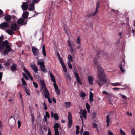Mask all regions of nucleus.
Returning <instances> with one entry per match:
<instances>
[{"instance_id":"nucleus-13","label":"nucleus","mask_w":135,"mask_h":135,"mask_svg":"<svg viewBox=\"0 0 135 135\" xmlns=\"http://www.w3.org/2000/svg\"><path fill=\"white\" fill-rule=\"evenodd\" d=\"M39 53L38 49L34 47V56H37L36 57L37 59L39 57L38 56ZM37 59L38 60V59Z\"/></svg>"},{"instance_id":"nucleus-32","label":"nucleus","mask_w":135,"mask_h":135,"mask_svg":"<svg viewBox=\"0 0 135 135\" xmlns=\"http://www.w3.org/2000/svg\"><path fill=\"white\" fill-rule=\"evenodd\" d=\"M61 66L62 67L63 69V70L65 73H66L67 72V69L65 65L64 64H61Z\"/></svg>"},{"instance_id":"nucleus-59","label":"nucleus","mask_w":135,"mask_h":135,"mask_svg":"<svg viewBox=\"0 0 135 135\" xmlns=\"http://www.w3.org/2000/svg\"><path fill=\"white\" fill-rule=\"evenodd\" d=\"M108 135H113V133L112 132L110 131L109 130H108Z\"/></svg>"},{"instance_id":"nucleus-14","label":"nucleus","mask_w":135,"mask_h":135,"mask_svg":"<svg viewBox=\"0 0 135 135\" xmlns=\"http://www.w3.org/2000/svg\"><path fill=\"white\" fill-rule=\"evenodd\" d=\"M17 65L15 64H13L11 67V70L12 71H16L17 70Z\"/></svg>"},{"instance_id":"nucleus-44","label":"nucleus","mask_w":135,"mask_h":135,"mask_svg":"<svg viewBox=\"0 0 135 135\" xmlns=\"http://www.w3.org/2000/svg\"><path fill=\"white\" fill-rule=\"evenodd\" d=\"M102 93L103 94H106L108 96H110L111 95V93H108L105 91H103L102 92Z\"/></svg>"},{"instance_id":"nucleus-63","label":"nucleus","mask_w":135,"mask_h":135,"mask_svg":"<svg viewBox=\"0 0 135 135\" xmlns=\"http://www.w3.org/2000/svg\"><path fill=\"white\" fill-rule=\"evenodd\" d=\"M3 36L0 37V43H1L2 41L3 40Z\"/></svg>"},{"instance_id":"nucleus-58","label":"nucleus","mask_w":135,"mask_h":135,"mask_svg":"<svg viewBox=\"0 0 135 135\" xmlns=\"http://www.w3.org/2000/svg\"><path fill=\"white\" fill-rule=\"evenodd\" d=\"M45 114H46V117L48 118H50V115L49 113L47 112H45Z\"/></svg>"},{"instance_id":"nucleus-22","label":"nucleus","mask_w":135,"mask_h":135,"mask_svg":"<svg viewBox=\"0 0 135 135\" xmlns=\"http://www.w3.org/2000/svg\"><path fill=\"white\" fill-rule=\"evenodd\" d=\"M38 64L40 66V67H45L44 64V62L43 61L41 62L39 61H38Z\"/></svg>"},{"instance_id":"nucleus-40","label":"nucleus","mask_w":135,"mask_h":135,"mask_svg":"<svg viewBox=\"0 0 135 135\" xmlns=\"http://www.w3.org/2000/svg\"><path fill=\"white\" fill-rule=\"evenodd\" d=\"M96 14H97V13H95V12H94L93 13H92V14L90 13V14H89L87 15V17H93V16L95 15Z\"/></svg>"},{"instance_id":"nucleus-57","label":"nucleus","mask_w":135,"mask_h":135,"mask_svg":"<svg viewBox=\"0 0 135 135\" xmlns=\"http://www.w3.org/2000/svg\"><path fill=\"white\" fill-rule=\"evenodd\" d=\"M68 66L69 68L70 69H72V66L71 64V63L70 62H68Z\"/></svg>"},{"instance_id":"nucleus-9","label":"nucleus","mask_w":135,"mask_h":135,"mask_svg":"<svg viewBox=\"0 0 135 135\" xmlns=\"http://www.w3.org/2000/svg\"><path fill=\"white\" fill-rule=\"evenodd\" d=\"M17 23L19 25L22 24L23 25H25L27 23V21L25 22L24 19L21 18L18 21Z\"/></svg>"},{"instance_id":"nucleus-53","label":"nucleus","mask_w":135,"mask_h":135,"mask_svg":"<svg viewBox=\"0 0 135 135\" xmlns=\"http://www.w3.org/2000/svg\"><path fill=\"white\" fill-rule=\"evenodd\" d=\"M78 83L80 85H81L82 83L81 82V81L80 80V78L76 79Z\"/></svg>"},{"instance_id":"nucleus-1","label":"nucleus","mask_w":135,"mask_h":135,"mask_svg":"<svg viewBox=\"0 0 135 135\" xmlns=\"http://www.w3.org/2000/svg\"><path fill=\"white\" fill-rule=\"evenodd\" d=\"M98 73V77L99 80H97L96 82L100 86H102L107 82V78L103 73L104 69L100 66H97Z\"/></svg>"},{"instance_id":"nucleus-45","label":"nucleus","mask_w":135,"mask_h":135,"mask_svg":"<svg viewBox=\"0 0 135 135\" xmlns=\"http://www.w3.org/2000/svg\"><path fill=\"white\" fill-rule=\"evenodd\" d=\"M132 135H135V129L133 128L131 130Z\"/></svg>"},{"instance_id":"nucleus-64","label":"nucleus","mask_w":135,"mask_h":135,"mask_svg":"<svg viewBox=\"0 0 135 135\" xmlns=\"http://www.w3.org/2000/svg\"><path fill=\"white\" fill-rule=\"evenodd\" d=\"M47 135H51V133L50 128L48 129V131Z\"/></svg>"},{"instance_id":"nucleus-7","label":"nucleus","mask_w":135,"mask_h":135,"mask_svg":"<svg viewBox=\"0 0 135 135\" xmlns=\"http://www.w3.org/2000/svg\"><path fill=\"white\" fill-rule=\"evenodd\" d=\"M23 70L26 73L29 79L31 80H32L33 78L30 75V72L25 67L23 68Z\"/></svg>"},{"instance_id":"nucleus-12","label":"nucleus","mask_w":135,"mask_h":135,"mask_svg":"<svg viewBox=\"0 0 135 135\" xmlns=\"http://www.w3.org/2000/svg\"><path fill=\"white\" fill-rule=\"evenodd\" d=\"M79 113L80 115H81L83 116L87 114V112L85 109L83 110V109H81Z\"/></svg>"},{"instance_id":"nucleus-48","label":"nucleus","mask_w":135,"mask_h":135,"mask_svg":"<svg viewBox=\"0 0 135 135\" xmlns=\"http://www.w3.org/2000/svg\"><path fill=\"white\" fill-rule=\"evenodd\" d=\"M74 73L75 74V77L76 79H77L79 78V74L78 73H76L75 72H74Z\"/></svg>"},{"instance_id":"nucleus-18","label":"nucleus","mask_w":135,"mask_h":135,"mask_svg":"<svg viewBox=\"0 0 135 135\" xmlns=\"http://www.w3.org/2000/svg\"><path fill=\"white\" fill-rule=\"evenodd\" d=\"M64 76L65 78H66L67 79H68L69 80H70L71 79V76L69 75V73H66L65 74Z\"/></svg>"},{"instance_id":"nucleus-2","label":"nucleus","mask_w":135,"mask_h":135,"mask_svg":"<svg viewBox=\"0 0 135 135\" xmlns=\"http://www.w3.org/2000/svg\"><path fill=\"white\" fill-rule=\"evenodd\" d=\"M41 84V87L40 90H43L42 94L44 95V97L46 98H49V93L46 88L45 82L44 80L40 81Z\"/></svg>"},{"instance_id":"nucleus-54","label":"nucleus","mask_w":135,"mask_h":135,"mask_svg":"<svg viewBox=\"0 0 135 135\" xmlns=\"http://www.w3.org/2000/svg\"><path fill=\"white\" fill-rule=\"evenodd\" d=\"M17 124H18V128H20V127L21 126V122L20 121L18 120L17 122Z\"/></svg>"},{"instance_id":"nucleus-52","label":"nucleus","mask_w":135,"mask_h":135,"mask_svg":"<svg viewBox=\"0 0 135 135\" xmlns=\"http://www.w3.org/2000/svg\"><path fill=\"white\" fill-rule=\"evenodd\" d=\"M102 53V51L101 50H98L97 52V57H98V55Z\"/></svg>"},{"instance_id":"nucleus-49","label":"nucleus","mask_w":135,"mask_h":135,"mask_svg":"<svg viewBox=\"0 0 135 135\" xmlns=\"http://www.w3.org/2000/svg\"><path fill=\"white\" fill-rule=\"evenodd\" d=\"M53 85L55 89H57L58 88V86L56 84V82L54 83Z\"/></svg>"},{"instance_id":"nucleus-11","label":"nucleus","mask_w":135,"mask_h":135,"mask_svg":"<svg viewBox=\"0 0 135 135\" xmlns=\"http://www.w3.org/2000/svg\"><path fill=\"white\" fill-rule=\"evenodd\" d=\"M51 114L52 118L54 117L56 120H57L59 119V117L57 113L54 114L53 112H51Z\"/></svg>"},{"instance_id":"nucleus-24","label":"nucleus","mask_w":135,"mask_h":135,"mask_svg":"<svg viewBox=\"0 0 135 135\" xmlns=\"http://www.w3.org/2000/svg\"><path fill=\"white\" fill-rule=\"evenodd\" d=\"M28 12H24L22 15L23 17L25 18H26L28 16Z\"/></svg>"},{"instance_id":"nucleus-16","label":"nucleus","mask_w":135,"mask_h":135,"mask_svg":"<svg viewBox=\"0 0 135 135\" xmlns=\"http://www.w3.org/2000/svg\"><path fill=\"white\" fill-rule=\"evenodd\" d=\"M30 113L32 117V123H33V108H31V107H30Z\"/></svg>"},{"instance_id":"nucleus-20","label":"nucleus","mask_w":135,"mask_h":135,"mask_svg":"<svg viewBox=\"0 0 135 135\" xmlns=\"http://www.w3.org/2000/svg\"><path fill=\"white\" fill-rule=\"evenodd\" d=\"M6 31L10 35H12L14 34V32L13 30L10 29L6 30Z\"/></svg>"},{"instance_id":"nucleus-61","label":"nucleus","mask_w":135,"mask_h":135,"mask_svg":"<svg viewBox=\"0 0 135 135\" xmlns=\"http://www.w3.org/2000/svg\"><path fill=\"white\" fill-rule=\"evenodd\" d=\"M89 132L88 131H85L83 134V135H89Z\"/></svg>"},{"instance_id":"nucleus-36","label":"nucleus","mask_w":135,"mask_h":135,"mask_svg":"<svg viewBox=\"0 0 135 135\" xmlns=\"http://www.w3.org/2000/svg\"><path fill=\"white\" fill-rule=\"evenodd\" d=\"M25 90L28 95H30V92L28 89L27 87L26 86L24 87Z\"/></svg>"},{"instance_id":"nucleus-38","label":"nucleus","mask_w":135,"mask_h":135,"mask_svg":"<svg viewBox=\"0 0 135 135\" xmlns=\"http://www.w3.org/2000/svg\"><path fill=\"white\" fill-rule=\"evenodd\" d=\"M56 92L57 93V95H59L60 94V90L59 89V88L57 89H55Z\"/></svg>"},{"instance_id":"nucleus-29","label":"nucleus","mask_w":135,"mask_h":135,"mask_svg":"<svg viewBox=\"0 0 135 135\" xmlns=\"http://www.w3.org/2000/svg\"><path fill=\"white\" fill-rule=\"evenodd\" d=\"M5 46V44L4 42L2 43H0V50H2L4 48Z\"/></svg>"},{"instance_id":"nucleus-51","label":"nucleus","mask_w":135,"mask_h":135,"mask_svg":"<svg viewBox=\"0 0 135 135\" xmlns=\"http://www.w3.org/2000/svg\"><path fill=\"white\" fill-rule=\"evenodd\" d=\"M68 44L69 48L72 47L71 43L69 40L68 41Z\"/></svg>"},{"instance_id":"nucleus-42","label":"nucleus","mask_w":135,"mask_h":135,"mask_svg":"<svg viewBox=\"0 0 135 135\" xmlns=\"http://www.w3.org/2000/svg\"><path fill=\"white\" fill-rule=\"evenodd\" d=\"M68 59L71 62L73 60V58L71 56V55L69 54L68 55Z\"/></svg>"},{"instance_id":"nucleus-41","label":"nucleus","mask_w":135,"mask_h":135,"mask_svg":"<svg viewBox=\"0 0 135 135\" xmlns=\"http://www.w3.org/2000/svg\"><path fill=\"white\" fill-rule=\"evenodd\" d=\"M59 58V60L60 61V63L61 64H64V61L61 58V57L60 56V57H58Z\"/></svg>"},{"instance_id":"nucleus-55","label":"nucleus","mask_w":135,"mask_h":135,"mask_svg":"<svg viewBox=\"0 0 135 135\" xmlns=\"http://www.w3.org/2000/svg\"><path fill=\"white\" fill-rule=\"evenodd\" d=\"M69 48L70 49V52L72 54H73L74 50L72 47H69Z\"/></svg>"},{"instance_id":"nucleus-46","label":"nucleus","mask_w":135,"mask_h":135,"mask_svg":"<svg viewBox=\"0 0 135 135\" xmlns=\"http://www.w3.org/2000/svg\"><path fill=\"white\" fill-rule=\"evenodd\" d=\"M119 132L121 135H126L125 133L122 131V129H120Z\"/></svg>"},{"instance_id":"nucleus-10","label":"nucleus","mask_w":135,"mask_h":135,"mask_svg":"<svg viewBox=\"0 0 135 135\" xmlns=\"http://www.w3.org/2000/svg\"><path fill=\"white\" fill-rule=\"evenodd\" d=\"M28 7V4L25 2H24L21 6L22 8L23 11L26 10Z\"/></svg>"},{"instance_id":"nucleus-6","label":"nucleus","mask_w":135,"mask_h":135,"mask_svg":"<svg viewBox=\"0 0 135 135\" xmlns=\"http://www.w3.org/2000/svg\"><path fill=\"white\" fill-rule=\"evenodd\" d=\"M59 127V124L58 123H55L54 127L55 130V135H59L58 128Z\"/></svg>"},{"instance_id":"nucleus-33","label":"nucleus","mask_w":135,"mask_h":135,"mask_svg":"<svg viewBox=\"0 0 135 135\" xmlns=\"http://www.w3.org/2000/svg\"><path fill=\"white\" fill-rule=\"evenodd\" d=\"M86 95V94L83 91H81L80 93V95L81 97L84 98Z\"/></svg>"},{"instance_id":"nucleus-62","label":"nucleus","mask_w":135,"mask_h":135,"mask_svg":"<svg viewBox=\"0 0 135 135\" xmlns=\"http://www.w3.org/2000/svg\"><path fill=\"white\" fill-rule=\"evenodd\" d=\"M43 121L44 122H46L47 121V119L46 118V117L45 115L44 116V119H43Z\"/></svg>"},{"instance_id":"nucleus-19","label":"nucleus","mask_w":135,"mask_h":135,"mask_svg":"<svg viewBox=\"0 0 135 135\" xmlns=\"http://www.w3.org/2000/svg\"><path fill=\"white\" fill-rule=\"evenodd\" d=\"M17 24L13 23L11 25V28L13 31H16L17 29Z\"/></svg>"},{"instance_id":"nucleus-5","label":"nucleus","mask_w":135,"mask_h":135,"mask_svg":"<svg viewBox=\"0 0 135 135\" xmlns=\"http://www.w3.org/2000/svg\"><path fill=\"white\" fill-rule=\"evenodd\" d=\"M68 128H70L72 126L73 121L71 114L69 112L68 114Z\"/></svg>"},{"instance_id":"nucleus-37","label":"nucleus","mask_w":135,"mask_h":135,"mask_svg":"<svg viewBox=\"0 0 135 135\" xmlns=\"http://www.w3.org/2000/svg\"><path fill=\"white\" fill-rule=\"evenodd\" d=\"M76 134H78L79 133V127L78 126H76Z\"/></svg>"},{"instance_id":"nucleus-43","label":"nucleus","mask_w":135,"mask_h":135,"mask_svg":"<svg viewBox=\"0 0 135 135\" xmlns=\"http://www.w3.org/2000/svg\"><path fill=\"white\" fill-rule=\"evenodd\" d=\"M45 67H40V69L41 70L44 72L46 73V70L45 68Z\"/></svg>"},{"instance_id":"nucleus-4","label":"nucleus","mask_w":135,"mask_h":135,"mask_svg":"<svg viewBox=\"0 0 135 135\" xmlns=\"http://www.w3.org/2000/svg\"><path fill=\"white\" fill-rule=\"evenodd\" d=\"M125 63L124 59L122 58V59L121 61L120 64L119 65V67L120 68V70L123 73H124L125 71V70L124 69V68L125 65Z\"/></svg>"},{"instance_id":"nucleus-39","label":"nucleus","mask_w":135,"mask_h":135,"mask_svg":"<svg viewBox=\"0 0 135 135\" xmlns=\"http://www.w3.org/2000/svg\"><path fill=\"white\" fill-rule=\"evenodd\" d=\"M21 80L22 82V85H27L26 82L23 78H22Z\"/></svg>"},{"instance_id":"nucleus-25","label":"nucleus","mask_w":135,"mask_h":135,"mask_svg":"<svg viewBox=\"0 0 135 135\" xmlns=\"http://www.w3.org/2000/svg\"><path fill=\"white\" fill-rule=\"evenodd\" d=\"M4 19L7 21H10L11 19V17L9 15H6L4 17Z\"/></svg>"},{"instance_id":"nucleus-35","label":"nucleus","mask_w":135,"mask_h":135,"mask_svg":"<svg viewBox=\"0 0 135 135\" xmlns=\"http://www.w3.org/2000/svg\"><path fill=\"white\" fill-rule=\"evenodd\" d=\"M64 30L65 31V32L66 34H67L68 35L69 34V28H67L66 27H64Z\"/></svg>"},{"instance_id":"nucleus-23","label":"nucleus","mask_w":135,"mask_h":135,"mask_svg":"<svg viewBox=\"0 0 135 135\" xmlns=\"http://www.w3.org/2000/svg\"><path fill=\"white\" fill-rule=\"evenodd\" d=\"M106 122L107 123V127H108L109 125L110 118L108 115H107L106 117Z\"/></svg>"},{"instance_id":"nucleus-8","label":"nucleus","mask_w":135,"mask_h":135,"mask_svg":"<svg viewBox=\"0 0 135 135\" xmlns=\"http://www.w3.org/2000/svg\"><path fill=\"white\" fill-rule=\"evenodd\" d=\"M9 26V24L6 22H4L0 25L1 28L3 29H4L7 28H8Z\"/></svg>"},{"instance_id":"nucleus-21","label":"nucleus","mask_w":135,"mask_h":135,"mask_svg":"<svg viewBox=\"0 0 135 135\" xmlns=\"http://www.w3.org/2000/svg\"><path fill=\"white\" fill-rule=\"evenodd\" d=\"M42 54L44 56H46V51L45 50V48L44 45L42 46Z\"/></svg>"},{"instance_id":"nucleus-34","label":"nucleus","mask_w":135,"mask_h":135,"mask_svg":"<svg viewBox=\"0 0 135 135\" xmlns=\"http://www.w3.org/2000/svg\"><path fill=\"white\" fill-rule=\"evenodd\" d=\"M86 107L89 112H90V105L88 103H86Z\"/></svg>"},{"instance_id":"nucleus-60","label":"nucleus","mask_w":135,"mask_h":135,"mask_svg":"<svg viewBox=\"0 0 135 135\" xmlns=\"http://www.w3.org/2000/svg\"><path fill=\"white\" fill-rule=\"evenodd\" d=\"M120 95L124 99H127V97L125 95H123L122 94H120Z\"/></svg>"},{"instance_id":"nucleus-30","label":"nucleus","mask_w":135,"mask_h":135,"mask_svg":"<svg viewBox=\"0 0 135 135\" xmlns=\"http://www.w3.org/2000/svg\"><path fill=\"white\" fill-rule=\"evenodd\" d=\"M71 105V103L70 102H65V108H67L68 107H70Z\"/></svg>"},{"instance_id":"nucleus-27","label":"nucleus","mask_w":135,"mask_h":135,"mask_svg":"<svg viewBox=\"0 0 135 135\" xmlns=\"http://www.w3.org/2000/svg\"><path fill=\"white\" fill-rule=\"evenodd\" d=\"M50 77H51V80L54 83L56 82L55 78L54 76L52 75L51 73H50Z\"/></svg>"},{"instance_id":"nucleus-15","label":"nucleus","mask_w":135,"mask_h":135,"mask_svg":"<svg viewBox=\"0 0 135 135\" xmlns=\"http://www.w3.org/2000/svg\"><path fill=\"white\" fill-rule=\"evenodd\" d=\"M88 80L89 85H92L93 83V79L92 77L90 76H89L88 77Z\"/></svg>"},{"instance_id":"nucleus-28","label":"nucleus","mask_w":135,"mask_h":135,"mask_svg":"<svg viewBox=\"0 0 135 135\" xmlns=\"http://www.w3.org/2000/svg\"><path fill=\"white\" fill-rule=\"evenodd\" d=\"M99 7L100 6L99 4V2H98L96 5V10L95 12V13L97 14V13L98 11V9Z\"/></svg>"},{"instance_id":"nucleus-26","label":"nucleus","mask_w":135,"mask_h":135,"mask_svg":"<svg viewBox=\"0 0 135 135\" xmlns=\"http://www.w3.org/2000/svg\"><path fill=\"white\" fill-rule=\"evenodd\" d=\"M33 9H34V3L32 2L29 6V10L31 11L33 10Z\"/></svg>"},{"instance_id":"nucleus-50","label":"nucleus","mask_w":135,"mask_h":135,"mask_svg":"<svg viewBox=\"0 0 135 135\" xmlns=\"http://www.w3.org/2000/svg\"><path fill=\"white\" fill-rule=\"evenodd\" d=\"M38 69L37 67L34 65V72L36 73H38Z\"/></svg>"},{"instance_id":"nucleus-17","label":"nucleus","mask_w":135,"mask_h":135,"mask_svg":"<svg viewBox=\"0 0 135 135\" xmlns=\"http://www.w3.org/2000/svg\"><path fill=\"white\" fill-rule=\"evenodd\" d=\"M89 94V101L90 102H93L94 100L93 98L94 96L93 94L90 91V92Z\"/></svg>"},{"instance_id":"nucleus-3","label":"nucleus","mask_w":135,"mask_h":135,"mask_svg":"<svg viewBox=\"0 0 135 135\" xmlns=\"http://www.w3.org/2000/svg\"><path fill=\"white\" fill-rule=\"evenodd\" d=\"M4 43L5 44V47L4 54L7 55L12 50L11 43H8L7 40H5L4 41Z\"/></svg>"},{"instance_id":"nucleus-56","label":"nucleus","mask_w":135,"mask_h":135,"mask_svg":"<svg viewBox=\"0 0 135 135\" xmlns=\"http://www.w3.org/2000/svg\"><path fill=\"white\" fill-rule=\"evenodd\" d=\"M93 127L94 128H97L98 129L97 124L96 123H93Z\"/></svg>"},{"instance_id":"nucleus-31","label":"nucleus","mask_w":135,"mask_h":135,"mask_svg":"<svg viewBox=\"0 0 135 135\" xmlns=\"http://www.w3.org/2000/svg\"><path fill=\"white\" fill-rule=\"evenodd\" d=\"M76 42L78 45H80L81 44L80 38L79 36H78L77 38Z\"/></svg>"},{"instance_id":"nucleus-47","label":"nucleus","mask_w":135,"mask_h":135,"mask_svg":"<svg viewBox=\"0 0 135 135\" xmlns=\"http://www.w3.org/2000/svg\"><path fill=\"white\" fill-rule=\"evenodd\" d=\"M22 75L27 80H28V79L27 76H26V74L24 73H22Z\"/></svg>"}]
</instances>
